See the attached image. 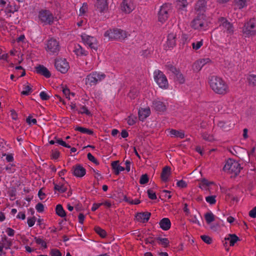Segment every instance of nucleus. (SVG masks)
<instances>
[{
	"instance_id": "26",
	"label": "nucleus",
	"mask_w": 256,
	"mask_h": 256,
	"mask_svg": "<svg viewBox=\"0 0 256 256\" xmlns=\"http://www.w3.org/2000/svg\"><path fill=\"white\" fill-rule=\"evenodd\" d=\"M159 225L162 230H168L170 228L171 222L169 218H165L160 220L159 222Z\"/></svg>"
},
{
	"instance_id": "49",
	"label": "nucleus",
	"mask_w": 256,
	"mask_h": 256,
	"mask_svg": "<svg viewBox=\"0 0 256 256\" xmlns=\"http://www.w3.org/2000/svg\"><path fill=\"white\" fill-rule=\"evenodd\" d=\"M96 232L98 234L102 237H105L106 236V232L100 227H96L95 228Z\"/></svg>"
},
{
	"instance_id": "54",
	"label": "nucleus",
	"mask_w": 256,
	"mask_h": 256,
	"mask_svg": "<svg viewBox=\"0 0 256 256\" xmlns=\"http://www.w3.org/2000/svg\"><path fill=\"white\" fill-rule=\"evenodd\" d=\"M166 68L168 71L173 73L175 75H176L179 72V71L172 66H167Z\"/></svg>"
},
{
	"instance_id": "42",
	"label": "nucleus",
	"mask_w": 256,
	"mask_h": 256,
	"mask_svg": "<svg viewBox=\"0 0 256 256\" xmlns=\"http://www.w3.org/2000/svg\"><path fill=\"white\" fill-rule=\"evenodd\" d=\"M32 92V88L28 84L24 86L23 90L22 92V94L24 95H28Z\"/></svg>"
},
{
	"instance_id": "14",
	"label": "nucleus",
	"mask_w": 256,
	"mask_h": 256,
	"mask_svg": "<svg viewBox=\"0 0 256 256\" xmlns=\"http://www.w3.org/2000/svg\"><path fill=\"white\" fill-rule=\"evenodd\" d=\"M135 7L132 0H124L120 4V10L125 14H130L134 10Z\"/></svg>"
},
{
	"instance_id": "9",
	"label": "nucleus",
	"mask_w": 256,
	"mask_h": 256,
	"mask_svg": "<svg viewBox=\"0 0 256 256\" xmlns=\"http://www.w3.org/2000/svg\"><path fill=\"white\" fill-rule=\"evenodd\" d=\"M0 7L8 17L11 16V14H14L18 10V6L16 4L11 3L8 0H0Z\"/></svg>"
},
{
	"instance_id": "35",
	"label": "nucleus",
	"mask_w": 256,
	"mask_h": 256,
	"mask_svg": "<svg viewBox=\"0 0 256 256\" xmlns=\"http://www.w3.org/2000/svg\"><path fill=\"white\" fill-rule=\"evenodd\" d=\"M74 130L80 132L81 133L86 134L88 135H92L94 134L92 130L83 127L76 126Z\"/></svg>"
},
{
	"instance_id": "31",
	"label": "nucleus",
	"mask_w": 256,
	"mask_h": 256,
	"mask_svg": "<svg viewBox=\"0 0 256 256\" xmlns=\"http://www.w3.org/2000/svg\"><path fill=\"white\" fill-rule=\"evenodd\" d=\"M54 190L60 192L62 193L65 192L68 188V184L66 183L54 184Z\"/></svg>"
},
{
	"instance_id": "45",
	"label": "nucleus",
	"mask_w": 256,
	"mask_h": 256,
	"mask_svg": "<svg viewBox=\"0 0 256 256\" xmlns=\"http://www.w3.org/2000/svg\"><path fill=\"white\" fill-rule=\"evenodd\" d=\"M203 44V40H201L200 41L192 44V48L194 50H198Z\"/></svg>"
},
{
	"instance_id": "64",
	"label": "nucleus",
	"mask_w": 256,
	"mask_h": 256,
	"mask_svg": "<svg viewBox=\"0 0 256 256\" xmlns=\"http://www.w3.org/2000/svg\"><path fill=\"white\" fill-rule=\"evenodd\" d=\"M249 216L252 218H256V206L250 211Z\"/></svg>"
},
{
	"instance_id": "60",
	"label": "nucleus",
	"mask_w": 256,
	"mask_h": 256,
	"mask_svg": "<svg viewBox=\"0 0 256 256\" xmlns=\"http://www.w3.org/2000/svg\"><path fill=\"white\" fill-rule=\"evenodd\" d=\"M36 210L38 212H42L44 210V206L42 203H38L36 206Z\"/></svg>"
},
{
	"instance_id": "21",
	"label": "nucleus",
	"mask_w": 256,
	"mask_h": 256,
	"mask_svg": "<svg viewBox=\"0 0 256 256\" xmlns=\"http://www.w3.org/2000/svg\"><path fill=\"white\" fill-rule=\"evenodd\" d=\"M150 213L148 212L138 213L136 216V220L140 222H147L150 218Z\"/></svg>"
},
{
	"instance_id": "24",
	"label": "nucleus",
	"mask_w": 256,
	"mask_h": 256,
	"mask_svg": "<svg viewBox=\"0 0 256 256\" xmlns=\"http://www.w3.org/2000/svg\"><path fill=\"white\" fill-rule=\"evenodd\" d=\"M74 52L78 56H86L88 54V52L85 50L80 44H76L74 46Z\"/></svg>"
},
{
	"instance_id": "33",
	"label": "nucleus",
	"mask_w": 256,
	"mask_h": 256,
	"mask_svg": "<svg viewBox=\"0 0 256 256\" xmlns=\"http://www.w3.org/2000/svg\"><path fill=\"white\" fill-rule=\"evenodd\" d=\"M248 0H234V2L236 6L239 9H242L248 6Z\"/></svg>"
},
{
	"instance_id": "50",
	"label": "nucleus",
	"mask_w": 256,
	"mask_h": 256,
	"mask_svg": "<svg viewBox=\"0 0 256 256\" xmlns=\"http://www.w3.org/2000/svg\"><path fill=\"white\" fill-rule=\"evenodd\" d=\"M189 220L191 222L194 224H197L198 226H200V224L196 215H190Z\"/></svg>"
},
{
	"instance_id": "41",
	"label": "nucleus",
	"mask_w": 256,
	"mask_h": 256,
	"mask_svg": "<svg viewBox=\"0 0 256 256\" xmlns=\"http://www.w3.org/2000/svg\"><path fill=\"white\" fill-rule=\"evenodd\" d=\"M62 92L66 96V98L68 100H70L72 97H74L75 95L74 93L70 92V90L66 88H63Z\"/></svg>"
},
{
	"instance_id": "52",
	"label": "nucleus",
	"mask_w": 256,
	"mask_h": 256,
	"mask_svg": "<svg viewBox=\"0 0 256 256\" xmlns=\"http://www.w3.org/2000/svg\"><path fill=\"white\" fill-rule=\"evenodd\" d=\"M148 182V178L147 174H142L140 180V183L142 184H146Z\"/></svg>"
},
{
	"instance_id": "15",
	"label": "nucleus",
	"mask_w": 256,
	"mask_h": 256,
	"mask_svg": "<svg viewBox=\"0 0 256 256\" xmlns=\"http://www.w3.org/2000/svg\"><path fill=\"white\" fill-rule=\"evenodd\" d=\"M55 67L58 70L64 74L67 72L70 68L68 63L64 58L57 59L55 62Z\"/></svg>"
},
{
	"instance_id": "30",
	"label": "nucleus",
	"mask_w": 256,
	"mask_h": 256,
	"mask_svg": "<svg viewBox=\"0 0 256 256\" xmlns=\"http://www.w3.org/2000/svg\"><path fill=\"white\" fill-rule=\"evenodd\" d=\"M112 166L114 171L115 174L116 175L124 170V168L118 164V161L113 162L112 163Z\"/></svg>"
},
{
	"instance_id": "63",
	"label": "nucleus",
	"mask_w": 256,
	"mask_h": 256,
	"mask_svg": "<svg viewBox=\"0 0 256 256\" xmlns=\"http://www.w3.org/2000/svg\"><path fill=\"white\" fill-rule=\"evenodd\" d=\"M210 184V182H208L206 180L203 179L201 182L200 187L201 188H204L205 186H208Z\"/></svg>"
},
{
	"instance_id": "10",
	"label": "nucleus",
	"mask_w": 256,
	"mask_h": 256,
	"mask_svg": "<svg viewBox=\"0 0 256 256\" xmlns=\"http://www.w3.org/2000/svg\"><path fill=\"white\" fill-rule=\"evenodd\" d=\"M38 18L40 22L44 24H51L54 19L53 14L50 11L46 10H41L38 12Z\"/></svg>"
},
{
	"instance_id": "47",
	"label": "nucleus",
	"mask_w": 256,
	"mask_h": 256,
	"mask_svg": "<svg viewBox=\"0 0 256 256\" xmlns=\"http://www.w3.org/2000/svg\"><path fill=\"white\" fill-rule=\"evenodd\" d=\"M158 240L164 247H167L168 246L169 241L167 238H158Z\"/></svg>"
},
{
	"instance_id": "34",
	"label": "nucleus",
	"mask_w": 256,
	"mask_h": 256,
	"mask_svg": "<svg viewBox=\"0 0 256 256\" xmlns=\"http://www.w3.org/2000/svg\"><path fill=\"white\" fill-rule=\"evenodd\" d=\"M56 212L57 215L62 218L66 216V213L61 204H58L56 206Z\"/></svg>"
},
{
	"instance_id": "12",
	"label": "nucleus",
	"mask_w": 256,
	"mask_h": 256,
	"mask_svg": "<svg viewBox=\"0 0 256 256\" xmlns=\"http://www.w3.org/2000/svg\"><path fill=\"white\" fill-rule=\"evenodd\" d=\"M46 50L50 54H55L60 50L59 42L56 38H51L46 43Z\"/></svg>"
},
{
	"instance_id": "37",
	"label": "nucleus",
	"mask_w": 256,
	"mask_h": 256,
	"mask_svg": "<svg viewBox=\"0 0 256 256\" xmlns=\"http://www.w3.org/2000/svg\"><path fill=\"white\" fill-rule=\"evenodd\" d=\"M177 8L180 10H183L188 6L187 0H175Z\"/></svg>"
},
{
	"instance_id": "61",
	"label": "nucleus",
	"mask_w": 256,
	"mask_h": 256,
	"mask_svg": "<svg viewBox=\"0 0 256 256\" xmlns=\"http://www.w3.org/2000/svg\"><path fill=\"white\" fill-rule=\"evenodd\" d=\"M26 121L28 124H36V118H32L30 116L27 118Z\"/></svg>"
},
{
	"instance_id": "16",
	"label": "nucleus",
	"mask_w": 256,
	"mask_h": 256,
	"mask_svg": "<svg viewBox=\"0 0 256 256\" xmlns=\"http://www.w3.org/2000/svg\"><path fill=\"white\" fill-rule=\"evenodd\" d=\"M211 62L212 60L208 58H200L194 64L193 68L196 71H200L205 65Z\"/></svg>"
},
{
	"instance_id": "38",
	"label": "nucleus",
	"mask_w": 256,
	"mask_h": 256,
	"mask_svg": "<svg viewBox=\"0 0 256 256\" xmlns=\"http://www.w3.org/2000/svg\"><path fill=\"white\" fill-rule=\"evenodd\" d=\"M205 220L208 224L214 220V216L212 212H207L204 214Z\"/></svg>"
},
{
	"instance_id": "29",
	"label": "nucleus",
	"mask_w": 256,
	"mask_h": 256,
	"mask_svg": "<svg viewBox=\"0 0 256 256\" xmlns=\"http://www.w3.org/2000/svg\"><path fill=\"white\" fill-rule=\"evenodd\" d=\"M170 175V168L169 166H165L163 168L161 174V178L164 182L168 180Z\"/></svg>"
},
{
	"instance_id": "13",
	"label": "nucleus",
	"mask_w": 256,
	"mask_h": 256,
	"mask_svg": "<svg viewBox=\"0 0 256 256\" xmlns=\"http://www.w3.org/2000/svg\"><path fill=\"white\" fill-rule=\"evenodd\" d=\"M219 28L224 32L228 34H232L234 33L232 24L228 22L225 18H220L218 19Z\"/></svg>"
},
{
	"instance_id": "59",
	"label": "nucleus",
	"mask_w": 256,
	"mask_h": 256,
	"mask_svg": "<svg viewBox=\"0 0 256 256\" xmlns=\"http://www.w3.org/2000/svg\"><path fill=\"white\" fill-rule=\"evenodd\" d=\"M36 220L35 217L28 218V220H27V223H28V226L29 227L32 226L36 222Z\"/></svg>"
},
{
	"instance_id": "44",
	"label": "nucleus",
	"mask_w": 256,
	"mask_h": 256,
	"mask_svg": "<svg viewBox=\"0 0 256 256\" xmlns=\"http://www.w3.org/2000/svg\"><path fill=\"white\" fill-rule=\"evenodd\" d=\"M136 117L134 115H130L127 119V122L128 125L132 126L134 124L136 121Z\"/></svg>"
},
{
	"instance_id": "3",
	"label": "nucleus",
	"mask_w": 256,
	"mask_h": 256,
	"mask_svg": "<svg viewBox=\"0 0 256 256\" xmlns=\"http://www.w3.org/2000/svg\"><path fill=\"white\" fill-rule=\"evenodd\" d=\"M191 26L198 30H205L208 26V22L206 16L202 14H198L191 22Z\"/></svg>"
},
{
	"instance_id": "53",
	"label": "nucleus",
	"mask_w": 256,
	"mask_h": 256,
	"mask_svg": "<svg viewBox=\"0 0 256 256\" xmlns=\"http://www.w3.org/2000/svg\"><path fill=\"white\" fill-rule=\"evenodd\" d=\"M148 198L151 200H156V192L150 189L147 191Z\"/></svg>"
},
{
	"instance_id": "57",
	"label": "nucleus",
	"mask_w": 256,
	"mask_h": 256,
	"mask_svg": "<svg viewBox=\"0 0 256 256\" xmlns=\"http://www.w3.org/2000/svg\"><path fill=\"white\" fill-rule=\"evenodd\" d=\"M202 240L208 244H210L212 242V239L211 238L208 236L203 235L201 236Z\"/></svg>"
},
{
	"instance_id": "56",
	"label": "nucleus",
	"mask_w": 256,
	"mask_h": 256,
	"mask_svg": "<svg viewBox=\"0 0 256 256\" xmlns=\"http://www.w3.org/2000/svg\"><path fill=\"white\" fill-rule=\"evenodd\" d=\"M87 157L88 160L96 164H98V162L97 160L94 158V156L90 153H88L87 154Z\"/></svg>"
},
{
	"instance_id": "6",
	"label": "nucleus",
	"mask_w": 256,
	"mask_h": 256,
	"mask_svg": "<svg viewBox=\"0 0 256 256\" xmlns=\"http://www.w3.org/2000/svg\"><path fill=\"white\" fill-rule=\"evenodd\" d=\"M82 42L87 48L96 50L98 48V42L96 38L86 33L80 34Z\"/></svg>"
},
{
	"instance_id": "48",
	"label": "nucleus",
	"mask_w": 256,
	"mask_h": 256,
	"mask_svg": "<svg viewBox=\"0 0 256 256\" xmlns=\"http://www.w3.org/2000/svg\"><path fill=\"white\" fill-rule=\"evenodd\" d=\"M78 113H80V114H86V115H90V112L88 110L87 108L86 107L84 106H82L80 108V110H78Z\"/></svg>"
},
{
	"instance_id": "39",
	"label": "nucleus",
	"mask_w": 256,
	"mask_h": 256,
	"mask_svg": "<svg viewBox=\"0 0 256 256\" xmlns=\"http://www.w3.org/2000/svg\"><path fill=\"white\" fill-rule=\"evenodd\" d=\"M88 6L86 3H84L82 6L80 8L79 10V16H85L86 14L88 12Z\"/></svg>"
},
{
	"instance_id": "19",
	"label": "nucleus",
	"mask_w": 256,
	"mask_h": 256,
	"mask_svg": "<svg viewBox=\"0 0 256 256\" xmlns=\"http://www.w3.org/2000/svg\"><path fill=\"white\" fill-rule=\"evenodd\" d=\"M152 106L154 109L158 112H164L166 108V104L162 102L160 99L158 98L152 102Z\"/></svg>"
},
{
	"instance_id": "20",
	"label": "nucleus",
	"mask_w": 256,
	"mask_h": 256,
	"mask_svg": "<svg viewBox=\"0 0 256 256\" xmlns=\"http://www.w3.org/2000/svg\"><path fill=\"white\" fill-rule=\"evenodd\" d=\"M72 170L73 174L77 178H82L86 174V169L80 165L73 166Z\"/></svg>"
},
{
	"instance_id": "11",
	"label": "nucleus",
	"mask_w": 256,
	"mask_h": 256,
	"mask_svg": "<svg viewBox=\"0 0 256 256\" xmlns=\"http://www.w3.org/2000/svg\"><path fill=\"white\" fill-rule=\"evenodd\" d=\"M170 8L171 6L170 4H164L160 6L158 16V22L163 24L166 22Z\"/></svg>"
},
{
	"instance_id": "28",
	"label": "nucleus",
	"mask_w": 256,
	"mask_h": 256,
	"mask_svg": "<svg viewBox=\"0 0 256 256\" xmlns=\"http://www.w3.org/2000/svg\"><path fill=\"white\" fill-rule=\"evenodd\" d=\"M36 72L38 74L43 75L47 78H50L51 75L48 68L41 65H40L36 68Z\"/></svg>"
},
{
	"instance_id": "25",
	"label": "nucleus",
	"mask_w": 256,
	"mask_h": 256,
	"mask_svg": "<svg viewBox=\"0 0 256 256\" xmlns=\"http://www.w3.org/2000/svg\"><path fill=\"white\" fill-rule=\"evenodd\" d=\"M96 6L101 12L106 10L108 8L107 0H96Z\"/></svg>"
},
{
	"instance_id": "23",
	"label": "nucleus",
	"mask_w": 256,
	"mask_h": 256,
	"mask_svg": "<svg viewBox=\"0 0 256 256\" xmlns=\"http://www.w3.org/2000/svg\"><path fill=\"white\" fill-rule=\"evenodd\" d=\"M239 238L234 234H229L226 237L224 238L226 242L224 243V246H226L227 242H228L230 246H234V244L238 241Z\"/></svg>"
},
{
	"instance_id": "4",
	"label": "nucleus",
	"mask_w": 256,
	"mask_h": 256,
	"mask_svg": "<svg viewBox=\"0 0 256 256\" xmlns=\"http://www.w3.org/2000/svg\"><path fill=\"white\" fill-rule=\"evenodd\" d=\"M241 170L240 164L234 159L228 160L223 168V170L228 174L238 175Z\"/></svg>"
},
{
	"instance_id": "1",
	"label": "nucleus",
	"mask_w": 256,
	"mask_h": 256,
	"mask_svg": "<svg viewBox=\"0 0 256 256\" xmlns=\"http://www.w3.org/2000/svg\"><path fill=\"white\" fill-rule=\"evenodd\" d=\"M208 83L212 90L217 94L224 96L230 92L228 84L220 76H212L209 77Z\"/></svg>"
},
{
	"instance_id": "17",
	"label": "nucleus",
	"mask_w": 256,
	"mask_h": 256,
	"mask_svg": "<svg viewBox=\"0 0 256 256\" xmlns=\"http://www.w3.org/2000/svg\"><path fill=\"white\" fill-rule=\"evenodd\" d=\"M176 44V34L171 32L168 34L166 42V47L168 48H173Z\"/></svg>"
},
{
	"instance_id": "8",
	"label": "nucleus",
	"mask_w": 256,
	"mask_h": 256,
	"mask_svg": "<svg viewBox=\"0 0 256 256\" xmlns=\"http://www.w3.org/2000/svg\"><path fill=\"white\" fill-rule=\"evenodd\" d=\"M154 81L160 88L167 89L168 87V82L166 76L160 70H157L154 72Z\"/></svg>"
},
{
	"instance_id": "40",
	"label": "nucleus",
	"mask_w": 256,
	"mask_h": 256,
	"mask_svg": "<svg viewBox=\"0 0 256 256\" xmlns=\"http://www.w3.org/2000/svg\"><path fill=\"white\" fill-rule=\"evenodd\" d=\"M34 240L36 242L42 246L44 248H47V244L46 242L42 238L40 237H35Z\"/></svg>"
},
{
	"instance_id": "43",
	"label": "nucleus",
	"mask_w": 256,
	"mask_h": 256,
	"mask_svg": "<svg viewBox=\"0 0 256 256\" xmlns=\"http://www.w3.org/2000/svg\"><path fill=\"white\" fill-rule=\"evenodd\" d=\"M202 137L203 139L208 141V142H212L214 140V137L212 135L210 134L207 132H204L202 134Z\"/></svg>"
},
{
	"instance_id": "18",
	"label": "nucleus",
	"mask_w": 256,
	"mask_h": 256,
	"mask_svg": "<svg viewBox=\"0 0 256 256\" xmlns=\"http://www.w3.org/2000/svg\"><path fill=\"white\" fill-rule=\"evenodd\" d=\"M150 114V108L148 106L146 108H140L138 112L139 120L140 121H144Z\"/></svg>"
},
{
	"instance_id": "36",
	"label": "nucleus",
	"mask_w": 256,
	"mask_h": 256,
	"mask_svg": "<svg viewBox=\"0 0 256 256\" xmlns=\"http://www.w3.org/2000/svg\"><path fill=\"white\" fill-rule=\"evenodd\" d=\"M247 80L248 82V84L250 86H256V75L251 74L248 75L247 76Z\"/></svg>"
},
{
	"instance_id": "58",
	"label": "nucleus",
	"mask_w": 256,
	"mask_h": 256,
	"mask_svg": "<svg viewBox=\"0 0 256 256\" xmlns=\"http://www.w3.org/2000/svg\"><path fill=\"white\" fill-rule=\"evenodd\" d=\"M56 144L62 146L64 147L70 148V146L66 143L65 142L63 141L61 139H56Z\"/></svg>"
},
{
	"instance_id": "7",
	"label": "nucleus",
	"mask_w": 256,
	"mask_h": 256,
	"mask_svg": "<svg viewBox=\"0 0 256 256\" xmlns=\"http://www.w3.org/2000/svg\"><path fill=\"white\" fill-rule=\"evenodd\" d=\"M105 78L106 75L104 74L95 72L88 74L84 82L86 84L92 86L104 80Z\"/></svg>"
},
{
	"instance_id": "22",
	"label": "nucleus",
	"mask_w": 256,
	"mask_h": 256,
	"mask_svg": "<svg viewBox=\"0 0 256 256\" xmlns=\"http://www.w3.org/2000/svg\"><path fill=\"white\" fill-rule=\"evenodd\" d=\"M206 2L204 0H198L196 4L195 10L197 14H202L205 11Z\"/></svg>"
},
{
	"instance_id": "55",
	"label": "nucleus",
	"mask_w": 256,
	"mask_h": 256,
	"mask_svg": "<svg viewBox=\"0 0 256 256\" xmlns=\"http://www.w3.org/2000/svg\"><path fill=\"white\" fill-rule=\"evenodd\" d=\"M40 98L42 100H46L50 98V96L45 92H41L40 94Z\"/></svg>"
},
{
	"instance_id": "62",
	"label": "nucleus",
	"mask_w": 256,
	"mask_h": 256,
	"mask_svg": "<svg viewBox=\"0 0 256 256\" xmlns=\"http://www.w3.org/2000/svg\"><path fill=\"white\" fill-rule=\"evenodd\" d=\"M178 80L180 83H184V78L183 75L180 72H178L176 75Z\"/></svg>"
},
{
	"instance_id": "46",
	"label": "nucleus",
	"mask_w": 256,
	"mask_h": 256,
	"mask_svg": "<svg viewBox=\"0 0 256 256\" xmlns=\"http://www.w3.org/2000/svg\"><path fill=\"white\" fill-rule=\"evenodd\" d=\"M216 196H210L206 198V200L208 203L210 204H214L216 202Z\"/></svg>"
},
{
	"instance_id": "27",
	"label": "nucleus",
	"mask_w": 256,
	"mask_h": 256,
	"mask_svg": "<svg viewBox=\"0 0 256 256\" xmlns=\"http://www.w3.org/2000/svg\"><path fill=\"white\" fill-rule=\"evenodd\" d=\"M170 134L172 137L183 138H184V132L182 130H176L174 129L168 130Z\"/></svg>"
},
{
	"instance_id": "5",
	"label": "nucleus",
	"mask_w": 256,
	"mask_h": 256,
	"mask_svg": "<svg viewBox=\"0 0 256 256\" xmlns=\"http://www.w3.org/2000/svg\"><path fill=\"white\" fill-rule=\"evenodd\" d=\"M104 36L108 38L109 40H124L126 36V32L120 29L114 28L106 30Z\"/></svg>"
},
{
	"instance_id": "32",
	"label": "nucleus",
	"mask_w": 256,
	"mask_h": 256,
	"mask_svg": "<svg viewBox=\"0 0 256 256\" xmlns=\"http://www.w3.org/2000/svg\"><path fill=\"white\" fill-rule=\"evenodd\" d=\"M218 126L224 131L228 130L231 128L230 122L224 121L219 122Z\"/></svg>"
},
{
	"instance_id": "2",
	"label": "nucleus",
	"mask_w": 256,
	"mask_h": 256,
	"mask_svg": "<svg viewBox=\"0 0 256 256\" xmlns=\"http://www.w3.org/2000/svg\"><path fill=\"white\" fill-rule=\"evenodd\" d=\"M242 33L245 38L253 37L256 35V18H250L244 23Z\"/></svg>"
},
{
	"instance_id": "51",
	"label": "nucleus",
	"mask_w": 256,
	"mask_h": 256,
	"mask_svg": "<svg viewBox=\"0 0 256 256\" xmlns=\"http://www.w3.org/2000/svg\"><path fill=\"white\" fill-rule=\"evenodd\" d=\"M50 254L51 256H62V254L56 248H52L50 250Z\"/></svg>"
}]
</instances>
